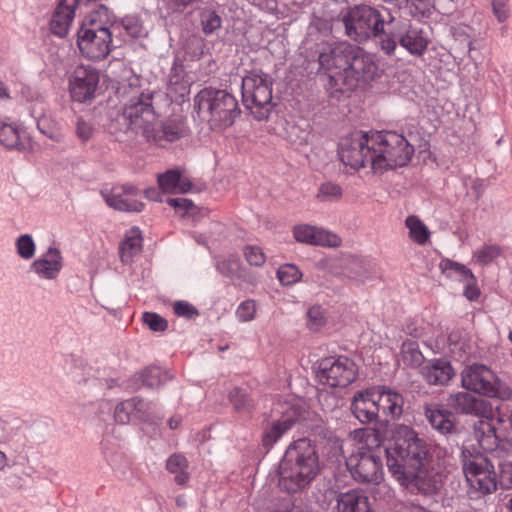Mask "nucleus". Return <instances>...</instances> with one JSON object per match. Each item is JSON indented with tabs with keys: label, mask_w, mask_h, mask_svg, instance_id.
Listing matches in <instances>:
<instances>
[{
	"label": "nucleus",
	"mask_w": 512,
	"mask_h": 512,
	"mask_svg": "<svg viewBox=\"0 0 512 512\" xmlns=\"http://www.w3.org/2000/svg\"><path fill=\"white\" fill-rule=\"evenodd\" d=\"M322 470L317 446L308 438L291 442L278 466V485L288 494L306 491Z\"/></svg>",
	"instance_id": "obj_1"
},
{
	"label": "nucleus",
	"mask_w": 512,
	"mask_h": 512,
	"mask_svg": "<svg viewBox=\"0 0 512 512\" xmlns=\"http://www.w3.org/2000/svg\"><path fill=\"white\" fill-rule=\"evenodd\" d=\"M386 465L395 480L407 481L427 462L433 460L430 445L410 426L396 424L393 444L385 449Z\"/></svg>",
	"instance_id": "obj_2"
},
{
	"label": "nucleus",
	"mask_w": 512,
	"mask_h": 512,
	"mask_svg": "<svg viewBox=\"0 0 512 512\" xmlns=\"http://www.w3.org/2000/svg\"><path fill=\"white\" fill-rule=\"evenodd\" d=\"M339 19L344 26V34L351 41L364 44L369 40L385 36L395 17L384 6L361 3L343 9Z\"/></svg>",
	"instance_id": "obj_3"
},
{
	"label": "nucleus",
	"mask_w": 512,
	"mask_h": 512,
	"mask_svg": "<svg viewBox=\"0 0 512 512\" xmlns=\"http://www.w3.org/2000/svg\"><path fill=\"white\" fill-rule=\"evenodd\" d=\"M160 94L141 91L130 98L123 112L117 113L107 124L108 132L119 142H131L138 134L143 136L146 122L154 117V99Z\"/></svg>",
	"instance_id": "obj_4"
},
{
	"label": "nucleus",
	"mask_w": 512,
	"mask_h": 512,
	"mask_svg": "<svg viewBox=\"0 0 512 512\" xmlns=\"http://www.w3.org/2000/svg\"><path fill=\"white\" fill-rule=\"evenodd\" d=\"M373 171L383 172L406 166L414 155V146L395 131L370 132Z\"/></svg>",
	"instance_id": "obj_5"
},
{
	"label": "nucleus",
	"mask_w": 512,
	"mask_h": 512,
	"mask_svg": "<svg viewBox=\"0 0 512 512\" xmlns=\"http://www.w3.org/2000/svg\"><path fill=\"white\" fill-rule=\"evenodd\" d=\"M381 73L375 56L357 46L347 70L330 76L331 94L351 92L358 86L380 77Z\"/></svg>",
	"instance_id": "obj_6"
},
{
	"label": "nucleus",
	"mask_w": 512,
	"mask_h": 512,
	"mask_svg": "<svg viewBox=\"0 0 512 512\" xmlns=\"http://www.w3.org/2000/svg\"><path fill=\"white\" fill-rule=\"evenodd\" d=\"M198 113H207L209 122L215 127H230L240 116L241 110L236 98L226 90L204 88L194 98Z\"/></svg>",
	"instance_id": "obj_7"
},
{
	"label": "nucleus",
	"mask_w": 512,
	"mask_h": 512,
	"mask_svg": "<svg viewBox=\"0 0 512 512\" xmlns=\"http://www.w3.org/2000/svg\"><path fill=\"white\" fill-rule=\"evenodd\" d=\"M461 386L467 391L501 401L512 397V390L488 366L480 363L466 365L461 371Z\"/></svg>",
	"instance_id": "obj_8"
},
{
	"label": "nucleus",
	"mask_w": 512,
	"mask_h": 512,
	"mask_svg": "<svg viewBox=\"0 0 512 512\" xmlns=\"http://www.w3.org/2000/svg\"><path fill=\"white\" fill-rule=\"evenodd\" d=\"M272 85L270 76L262 71H252L242 78V103L256 120L266 119L272 109Z\"/></svg>",
	"instance_id": "obj_9"
},
{
	"label": "nucleus",
	"mask_w": 512,
	"mask_h": 512,
	"mask_svg": "<svg viewBox=\"0 0 512 512\" xmlns=\"http://www.w3.org/2000/svg\"><path fill=\"white\" fill-rule=\"evenodd\" d=\"M398 44L410 54L420 57L427 49L428 39L421 28L394 21L381 39L380 48L386 55L391 56Z\"/></svg>",
	"instance_id": "obj_10"
},
{
	"label": "nucleus",
	"mask_w": 512,
	"mask_h": 512,
	"mask_svg": "<svg viewBox=\"0 0 512 512\" xmlns=\"http://www.w3.org/2000/svg\"><path fill=\"white\" fill-rule=\"evenodd\" d=\"M463 472L471 489L481 494H491L498 487V475L494 465L483 454H471L468 449L462 450Z\"/></svg>",
	"instance_id": "obj_11"
},
{
	"label": "nucleus",
	"mask_w": 512,
	"mask_h": 512,
	"mask_svg": "<svg viewBox=\"0 0 512 512\" xmlns=\"http://www.w3.org/2000/svg\"><path fill=\"white\" fill-rule=\"evenodd\" d=\"M77 45L84 57L93 61L102 60L111 51L112 31L91 15L89 27L83 23L77 32Z\"/></svg>",
	"instance_id": "obj_12"
},
{
	"label": "nucleus",
	"mask_w": 512,
	"mask_h": 512,
	"mask_svg": "<svg viewBox=\"0 0 512 512\" xmlns=\"http://www.w3.org/2000/svg\"><path fill=\"white\" fill-rule=\"evenodd\" d=\"M358 375L355 363L345 357H327L317 362L316 377L321 384L332 388L347 387Z\"/></svg>",
	"instance_id": "obj_13"
},
{
	"label": "nucleus",
	"mask_w": 512,
	"mask_h": 512,
	"mask_svg": "<svg viewBox=\"0 0 512 512\" xmlns=\"http://www.w3.org/2000/svg\"><path fill=\"white\" fill-rule=\"evenodd\" d=\"M370 132H356L340 140L338 155L341 162L354 170L370 164L373 169L372 148H370Z\"/></svg>",
	"instance_id": "obj_14"
},
{
	"label": "nucleus",
	"mask_w": 512,
	"mask_h": 512,
	"mask_svg": "<svg viewBox=\"0 0 512 512\" xmlns=\"http://www.w3.org/2000/svg\"><path fill=\"white\" fill-rule=\"evenodd\" d=\"M356 48L357 46L347 41L323 43L318 56L319 69L327 73L329 78L344 72ZM328 89L330 90V80Z\"/></svg>",
	"instance_id": "obj_15"
},
{
	"label": "nucleus",
	"mask_w": 512,
	"mask_h": 512,
	"mask_svg": "<svg viewBox=\"0 0 512 512\" xmlns=\"http://www.w3.org/2000/svg\"><path fill=\"white\" fill-rule=\"evenodd\" d=\"M346 465L357 482L379 484L383 479L382 459L375 453L363 452L351 455Z\"/></svg>",
	"instance_id": "obj_16"
},
{
	"label": "nucleus",
	"mask_w": 512,
	"mask_h": 512,
	"mask_svg": "<svg viewBox=\"0 0 512 512\" xmlns=\"http://www.w3.org/2000/svg\"><path fill=\"white\" fill-rule=\"evenodd\" d=\"M188 133L187 126L184 121L179 119H168L159 121L156 111L150 122H146L143 130V137L148 142H153L158 146L164 147L168 143L175 142Z\"/></svg>",
	"instance_id": "obj_17"
},
{
	"label": "nucleus",
	"mask_w": 512,
	"mask_h": 512,
	"mask_svg": "<svg viewBox=\"0 0 512 512\" xmlns=\"http://www.w3.org/2000/svg\"><path fill=\"white\" fill-rule=\"evenodd\" d=\"M100 80L97 69L79 65L69 77V90L74 101L85 103L94 99Z\"/></svg>",
	"instance_id": "obj_18"
},
{
	"label": "nucleus",
	"mask_w": 512,
	"mask_h": 512,
	"mask_svg": "<svg viewBox=\"0 0 512 512\" xmlns=\"http://www.w3.org/2000/svg\"><path fill=\"white\" fill-rule=\"evenodd\" d=\"M412 474L407 481H396L405 488L414 487L420 493L429 496L438 493L443 486L444 474L434 466V460L427 462Z\"/></svg>",
	"instance_id": "obj_19"
},
{
	"label": "nucleus",
	"mask_w": 512,
	"mask_h": 512,
	"mask_svg": "<svg viewBox=\"0 0 512 512\" xmlns=\"http://www.w3.org/2000/svg\"><path fill=\"white\" fill-rule=\"evenodd\" d=\"M376 386L369 387L354 393L350 410L352 415L363 425L379 421V405L377 401Z\"/></svg>",
	"instance_id": "obj_20"
},
{
	"label": "nucleus",
	"mask_w": 512,
	"mask_h": 512,
	"mask_svg": "<svg viewBox=\"0 0 512 512\" xmlns=\"http://www.w3.org/2000/svg\"><path fill=\"white\" fill-rule=\"evenodd\" d=\"M470 391H460L453 393L447 399L450 410L455 414L477 417L488 416L491 414L492 404L482 398L469 393Z\"/></svg>",
	"instance_id": "obj_21"
},
{
	"label": "nucleus",
	"mask_w": 512,
	"mask_h": 512,
	"mask_svg": "<svg viewBox=\"0 0 512 512\" xmlns=\"http://www.w3.org/2000/svg\"><path fill=\"white\" fill-rule=\"evenodd\" d=\"M475 439L484 451L500 453L505 450L507 442L497 433V427L494 424V413L482 416L473 424Z\"/></svg>",
	"instance_id": "obj_22"
},
{
	"label": "nucleus",
	"mask_w": 512,
	"mask_h": 512,
	"mask_svg": "<svg viewBox=\"0 0 512 512\" xmlns=\"http://www.w3.org/2000/svg\"><path fill=\"white\" fill-rule=\"evenodd\" d=\"M139 190L134 185L125 184L113 187L111 192L104 195L106 203L119 211L141 212L144 204L136 199Z\"/></svg>",
	"instance_id": "obj_23"
},
{
	"label": "nucleus",
	"mask_w": 512,
	"mask_h": 512,
	"mask_svg": "<svg viewBox=\"0 0 512 512\" xmlns=\"http://www.w3.org/2000/svg\"><path fill=\"white\" fill-rule=\"evenodd\" d=\"M424 415L431 427L441 435L453 437L460 433L456 417L451 410L425 404Z\"/></svg>",
	"instance_id": "obj_24"
},
{
	"label": "nucleus",
	"mask_w": 512,
	"mask_h": 512,
	"mask_svg": "<svg viewBox=\"0 0 512 512\" xmlns=\"http://www.w3.org/2000/svg\"><path fill=\"white\" fill-rule=\"evenodd\" d=\"M151 403L139 397H133L120 402L114 411L115 421L119 424H128L134 420L147 421L149 419Z\"/></svg>",
	"instance_id": "obj_25"
},
{
	"label": "nucleus",
	"mask_w": 512,
	"mask_h": 512,
	"mask_svg": "<svg viewBox=\"0 0 512 512\" xmlns=\"http://www.w3.org/2000/svg\"><path fill=\"white\" fill-rule=\"evenodd\" d=\"M376 389L379 410L391 420H399L404 412L403 395L386 385H377Z\"/></svg>",
	"instance_id": "obj_26"
},
{
	"label": "nucleus",
	"mask_w": 512,
	"mask_h": 512,
	"mask_svg": "<svg viewBox=\"0 0 512 512\" xmlns=\"http://www.w3.org/2000/svg\"><path fill=\"white\" fill-rule=\"evenodd\" d=\"M62 260L60 251L49 247L41 257L31 263L30 269L41 279L54 280L62 269Z\"/></svg>",
	"instance_id": "obj_27"
},
{
	"label": "nucleus",
	"mask_w": 512,
	"mask_h": 512,
	"mask_svg": "<svg viewBox=\"0 0 512 512\" xmlns=\"http://www.w3.org/2000/svg\"><path fill=\"white\" fill-rule=\"evenodd\" d=\"M79 0H60L50 20V30L58 37H65L75 16Z\"/></svg>",
	"instance_id": "obj_28"
},
{
	"label": "nucleus",
	"mask_w": 512,
	"mask_h": 512,
	"mask_svg": "<svg viewBox=\"0 0 512 512\" xmlns=\"http://www.w3.org/2000/svg\"><path fill=\"white\" fill-rule=\"evenodd\" d=\"M296 241L318 246H337L339 239L329 232L310 225H297L293 229Z\"/></svg>",
	"instance_id": "obj_29"
},
{
	"label": "nucleus",
	"mask_w": 512,
	"mask_h": 512,
	"mask_svg": "<svg viewBox=\"0 0 512 512\" xmlns=\"http://www.w3.org/2000/svg\"><path fill=\"white\" fill-rule=\"evenodd\" d=\"M0 144L8 150L24 151L30 146L26 132L16 123L0 119Z\"/></svg>",
	"instance_id": "obj_30"
},
{
	"label": "nucleus",
	"mask_w": 512,
	"mask_h": 512,
	"mask_svg": "<svg viewBox=\"0 0 512 512\" xmlns=\"http://www.w3.org/2000/svg\"><path fill=\"white\" fill-rule=\"evenodd\" d=\"M421 375L429 385H446L455 375L451 363L444 359H434L421 368Z\"/></svg>",
	"instance_id": "obj_31"
},
{
	"label": "nucleus",
	"mask_w": 512,
	"mask_h": 512,
	"mask_svg": "<svg viewBox=\"0 0 512 512\" xmlns=\"http://www.w3.org/2000/svg\"><path fill=\"white\" fill-rule=\"evenodd\" d=\"M369 497L361 489H352L337 495L336 512H371Z\"/></svg>",
	"instance_id": "obj_32"
},
{
	"label": "nucleus",
	"mask_w": 512,
	"mask_h": 512,
	"mask_svg": "<svg viewBox=\"0 0 512 512\" xmlns=\"http://www.w3.org/2000/svg\"><path fill=\"white\" fill-rule=\"evenodd\" d=\"M297 421L296 410H291L290 413H285L282 417L274 421L264 431L262 437L263 446L269 450L273 445L287 432L289 431L295 422Z\"/></svg>",
	"instance_id": "obj_33"
},
{
	"label": "nucleus",
	"mask_w": 512,
	"mask_h": 512,
	"mask_svg": "<svg viewBox=\"0 0 512 512\" xmlns=\"http://www.w3.org/2000/svg\"><path fill=\"white\" fill-rule=\"evenodd\" d=\"M157 183L163 193H181L185 194L191 190L192 183L184 177L180 170L170 169L164 173L158 174Z\"/></svg>",
	"instance_id": "obj_34"
},
{
	"label": "nucleus",
	"mask_w": 512,
	"mask_h": 512,
	"mask_svg": "<svg viewBox=\"0 0 512 512\" xmlns=\"http://www.w3.org/2000/svg\"><path fill=\"white\" fill-rule=\"evenodd\" d=\"M189 461L180 453H174L168 457L166 461V469L171 474H174V481L179 486H184L190 479V474L187 471Z\"/></svg>",
	"instance_id": "obj_35"
},
{
	"label": "nucleus",
	"mask_w": 512,
	"mask_h": 512,
	"mask_svg": "<svg viewBox=\"0 0 512 512\" xmlns=\"http://www.w3.org/2000/svg\"><path fill=\"white\" fill-rule=\"evenodd\" d=\"M142 249V236L138 228H133L126 235L125 241L120 246V256L124 263L132 261L135 254Z\"/></svg>",
	"instance_id": "obj_36"
},
{
	"label": "nucleus",
	"mask_w": 512,
	"mask_h": 512,
	"mask_svg": "<svg viewBox=\"0 0 512 512\" xmlns=\"http://www.w3.org/2000/svg\"><path fill=\"white\" fill-rule=\"evenodd\" d=\"M43 112L44 107H39L38 110L35 107L30 109L31 116L37 121L38 130L50 139L60 141L61 134L56 127V123L51 121Z\"/></svg>",
	"instance_id": "obj_37"
},
{
	"label": "nucleus",
	"mask_w": 512,
	"mask_h": 512,
	"mask_svg": "<svg viewBox=\"0 0 512 512\" xmlns=\"http://www.w3.org/2000/svg\"><path fill=\"white\" fill-rule=\"evenodd\" d=\"M439 268L442 273L446 275L448 278H457L459 281H464L466 279L472 280V271L468 269L465 265L455 262L450 259H442L439 263Z\"/></svg>",
	"instance_id": "obj_38"
},
{
	"label": "nucleus",
	"mask_w": 512,
	"mask_h": 512,
	"mask_svg": "<svg viewBox=\"0 0 512 512\" xmlns=\"http://www.w3.org/2000/svg\"><path fill=\"white\" fill-rule=\"evenodd\" d=\"M230 403L235 411L239 413H249L254 408V402L249 393L240 387H234L228 395Z\"/></svg>",
	"instance_id": "obj_39"
},
{
	"label": "nucleus",
	"mask_w": 512,
	"mask_h": 512,
	"mask_svg": "<svg viewBox=\"0 0 512 512\" xmlns=\"http://www.w3.org/2000/svg\"><path fill=\"white\" fill-rule=\"evenodd\" d=\"M170 379L171 376L167 372H163L157 366H149L141 373L142 383L148 388H157L160 385L165 384Z\"/></svg>",
	"instance_id": "obj_40"
},
{
	"label": "nucleus",
	"mask_w": 512,
	"mask_h": 512,
	"mask_svg": "<svg viewBox=\"0 0 512 512\" xmlns=\"http://www.w3.org/2000/svg\"><path fill=\"white\" fill-rule=\"evenodd\" d=\"M401 355L405 365L411 367L420 366L424 360L423 354L419 349L418 343L411 340H406L402 343Z\"/></svg>",
	"instance_id": "obj_41"
},
{
	"label": "nucleus",
	"mask_w": 512,
	"mask_h": 512,
	"mask_svg": "<svg viewBox=\"0 0 512 512\" xmlns=\"http://www.w3.org/2000/svg\"><path fill=\"white\" fill-rule=\"evenodd\" d=\"M405 223L409 229L410 238L413 241L418 244H424L428 240L429 231L417 216H408Z\"/></svg>",
	"instance_id": "obj_42"
},
{
	"label": "nucleus",
	"mask_w": 512,
	"mask_h": 512,
	"mask_svg": "<svg viewBox=\"0 0 512 512\" xmlns=\"http://www.w3.org/2000/svg\"><path fill=\"white\" fill-rule=\"evenodd\" d=\"M241 268V260L235 255L228 258L219 259L216 262L217 271L227 278H233L238 275Z\"/></svg>",
	"instance_id": "obj_43"
},
{
	"label": "nucleus",
	"mask_w": 512,
	"mask_h": 512,
	"mask_svg": "<svg viewBox=\"0 0 512 512\" xmlns=\"http://www.w3.org/2000/svg\"><path fill=\"white\" fill-rule=\"evenodd\" d=\"M277 277L282 285L289 286L298 282L302 273L294 264H284L278 268Z\"/></svg>",
	"instance_id": "obj_44"
},
{
	"label": "nucleus",
	"mask_w": 512,
	"mask_h": 512,
	"mask_svg": "<svg viewBox=\"0 0 512 512\" xmlns=\"http://www.w3.org/2000/svg\"><path fill=\"white\" fill-rule=\"evenodd\" d=\"M201 25L203 32L210 35L221 28L222 19L216 11L205 9L201 13Z\"/></svg>",
	"instance_id": "obj_45"
},
{
	"label": "nucleus",
	"mask_w": 512,
	"mask_h": 512,
	"mask_svg": "<svg viewBox=\"0 0 512 512\" xmlns=\"http://www.w3.org/2000/svg\"><path fill=\"white\" fill-rule=\"evenodd\" d=\"M18 255L25 260L33 258L36 250L34 240L30 234L20 235L15 242Z\"/></svg>",
	"instance_id": "obj_46"
},
{
	"label": "nucleus",
	"mask_w": 512,
	"mask_h": 512,
	"mask_svg": "<svg viewBox=\"0 0 512 512\" xmlns=\"http://www.w3.org/2000/svg\"><path fill=\"white\" fill-rule=\"evenodd\" d=\"M342 196V188L335 183L326 182L320 185L317 199L322 202L337 201Z\"/></svg>",
	"instance_id": "obj_47"
},
{
	"label": "nucleus",
	"mask_w": 512,
	"mask_h": 512,
	"mask_svg": "<svg viewBox=\"0 0 512 512\" xmlns=\"http://www.w3.org/2000/svg\"><path fill=\"white\" fill-rule=\"evenodd\" d=\"M502 249L498 245H484L474 252V257L480 264L487 265L499 257Z\"/></svg>",
	"instance_id": "obj_48"
},
{
	"label": "nucleus",
	"mask_w": 512,
	"mask_h": 512,
	"mask_svg": "<svg viewBox=\"0 0 512 512\" xmlns=\"http://www.w3.org/2000/svg\"><path fill=\"white\" fill-rule=\"evenodd\" d=\"M142 320L150 330L155 332H163L168 327L167 320L155 312H144Z\"/></svg>",
	"instance_id": "obj_49"
},
{
	"label": "nucleus",
	"mask_w": 512,
	"mask_h": 512,
	"mask_svg": "<svg viewBox=\"0 0 512 512\" xmlns=\"http://www.w3.org/2000/svg\"><path fill=\"white\" fill-rule=\"evenodd\" d=\"M244 257L251 266L260 267L266 261V256L258 246H246L244 248Z\"/></svg>",
	"instance_id": "obj_50"
},
{
	"label": "nucleus",
	"mask_w": 512,
	"mask_h": 512,
	"mask_svg": "<svg viewBox=\"0 0 512 512\" xmlns=\"http://www.w3.org/2000/svg\"><path fill=\"white\" fill-rule=\"evenodd\" d=\"M498 485L502 489L512 488V462L506 461L499 464Z\"/></svg>",
	"instance_id": "obj_51"
},
{
	"label": "nucleus",
	"mask_w": 512,
	"mask_h": 512,
	"mask_svg": "<svg viewBox=\"0 0 512 512\" xmlns=\"http://www.w3.org/2000/svg\"><path fill=\"white\" fill-rule=\"evenodd\" d=\"M309 326L312 330H318L325 322V312L321 306H312L307 312Z\"/></svg>",
	"instance_id": "obj_52"
},
{
	"label": "nucleus",
	"mask_w": 512,
	"mask_h": 512,
	"mask_svg": "<svg viewBox=\"0 0 512 512\" xmlns=\"http://www.w3.org/2000/svg\"><path fill=\"white\" fill-rule=\"evenodd\" d=\"M256 313V305L254 300H245L238 306L236 310L237 318L242 322L251 321Z\"/></svg>",
	"instance_id": "obj_53"
},
{
	"label": "nucleus",
	"mask_w": 512,
	"mask_h": 512,
	"mask_svg": "<svg viewBox=\"0 0 512 512\" xmlns=\"http://www.w3.org/2000/svg\"><path fill=\"white\" fill-rule=\"evenodd\" d=\"M491 5L493 14L499 23H504L509 19V0H492Z\"/></svg>",
	"instance_id": "obj_54"
},
{
	"label": "nucleus",
	"mask_w": 512,
	"mask_h": 512,
	"mask_svg": "<svg viewBox=\"0 0 512 512\" xmlns=\"http://www.w3.org/2000/svg\"><path fill=\"white\" fill-rule=\"evenodd\" d=\"M174 313L179 317L186 319H193L199 315L198 310L195 306L187 301H176L174 303Z\"/></svg>",
	"instance_id": "obj_55"
},
{
	"label": "nucleus",
	"mask_w": 512,
	"mask_h": 512,
	"mask_svg": "<svg viewBox=\"0 0 512 512\" xmlns=\"http://www.w3.org/2000/svg\"><path fill=\"white\" fill-rule=\"evenodd\" d=\"M94 129L91 123L85 121L79 117L76 121V135L83 141L86 142L91 139Z\"/></svg>",
	"instance_id": "obj_56"
},
{
	"label": "nucleus",
	"mask_w": 512,
	"mask_h": 512,
	"mask_svg": "<svg viewBox=\"0 0 512 512\" xmlns=\"http://www.w3.org/2000/svg\"><path fill=\"white\" fill-rule=\"evenodd\" d=\"M165 201L182 215H185L194 206L193 202L186 198H167Z\"/></svg>",
	"instance_id": "obj_57"
},
{
	"label": "nucleus",
	"mask_w": 512,
	"mask_h": 512,
	"mask_svg": "<svg viewBox=\"0 0 512 512\" xmlns=\"http://www.w3.org/2000/svg\"><path fill=\"white\" fill-rule=\"evenodd\" d=\"M103 449H104L103 453H104V456H105V459H106L108 465L113 470L120 469L125 461L123 453L120 451L108 452L105 447Z\"/></svg>",
	"instance_id": "obj_58"
},
{
	"label": "nucleus",
	"mask_w": 512,
	"mask_h": 512,
	"mask_svg": "<svg viewBox=\"0 0 512 512\" xmlns=\"http://www.w3.org/2000/svg\"><path fill=\"white\" fill-rule=\"evenodd\" d=\"M463 282L465 284L464 292H463L464 296L469 301L476 300L479 297V295H480V290L477 287V281H476V278H475L474 274L472 275V280L471 279H466Z\"/></svg>",
	"instance_id": "obj_59"
},
{
	"label": "nucleus",
	"mask_w": 512,
	"mask_h": 512,
	"mask_svg": "<svg viewBox=\"0 0 512 512\" xmlns=\"http://www.w3.org/2000/svg\"><path fill=\"white\" fill-rule=\"evenodd\" d=\"M21 94L27 101H35L36 102V105L34 106L36 110H37V107H36L37 105H40V107H44L43 97L38 91H35L28 86H24L21 89Z\"/></svg>",
	"instance_id": "obj_60"
},
{
	"label": "nucleus",
	"mask_w": 512,
	"mask_h": 512,
	"mask_svg": "<svg viewBox=\"0 0 512 512\" xmlns=\"http://www.w3.org/2000/svg\"><path fill=\"white\" fill-rule=\"evenodd\" d=\"M125 30L132 37H139L141 35L142 28L138 24V21L132 17H126L123 20Z\"/></svg>",
	"instance_id": "obj_61"
},
{
	"label": "nucleus",
	"mask_w": 512,
	"mask_h": 512,
	"mask_svg": "<svg viewBox=\"0 0 512 512\" xmlns=\"http://www.w3.org/2000/svg\"><path fill=\"white\" fill-rule=\"evenodd\" d=\"M162 194H163V192L159 187L158 188L150 187L144 191V195L147 199H149L151 201H156V202L163 201Z\"/></svg>",
	"instance_id": "obj_62"
},
{
	"label": "nucleus",
	"mask_w": 512,
	"mask_h": 512,
	"mask_svg": "<svg viewBox=\"0 0 512 512\" xmlns=\"http://www.w3.org/2000/svg\"><path fill=\"white\" fill-rule=\"evenodd\" d=\"M374 433L375 430H371L369 428H358V429H355L353 431V435H354V438L355 439H359V440H363V438L366 436V435H369L370 433Z\"/></svg>",
	"instance_id": "obj_63"
},
{
	"label": "nucleus",
	"mask_w": 512,
	"mask_h": 512,
	"mask_svg": "<svg viewBox=\"0 0 512 512\" xmlns=\"http://www.w3.org/2000/svg\"><path fill=\"white\" fill-rule=\"evenodd\" d=\"M460 30H461L460 32H458V30H456L454 35L455 36L459 35L460 37H462L461 42L465 45V47H467L468 51H471L472 41H471L470 37L468 35H466L462 29H460Z\"/></svg>",
	"instance_id": "obj_64"
}]
</instances>
